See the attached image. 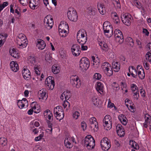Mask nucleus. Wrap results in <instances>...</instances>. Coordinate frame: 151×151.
<instances>
[{
    "label": "nucleus",
    "instance_id": "1",
    "mask_svg": "<svg viewBox=\"0 0 151 151\" xmlns=\"http://www.w3.org/2000/svg\"><path fill=\"white\" fill-rule=\"evenodd\" d=\"M77 39L79 43L85 44L87 40V35L86 30L83 29L79 30L77 33Z\"/></svg>",
    "mask_w": 151,
    "mask_h": 151
},
{
    "label": "nucleus",
    "instance_id": "2",
    "mask_svg": "<svg viewBox=\"0 0 151 151\" xmlns=\"http://www.w3.org/2000/svg\"><path fill=\"white\" fill-rule=\"evenodd\" d=\"M16 42L17 47L21 49L26 47L27 45L26 36L22 33L19 34L18 35L16 39Z\"/></svg>",
    "mask_w": 151,
    "mask_h": 151
},
{
    "label": "nucleus",
    "instance_id": "3",
    "mask_svg": "<svg viewBox=\"0 0 151 151\" xmlns=\"http://www.w3.org/2000/svg\"><path fill=\"white\" fill-rule=\"evenodd\" d=\"M103 29L105 35L108 38L110 37L113 35V31L112 25L110 22L106 21L104 22L103 25Z\"/></svg>",
    "mask_w": 151,
    "mask_h": 151
},
{
    "label": "nucleus",
    "instance_id": "4",
    "mask_svg": "<svg viewBox=\"0 0 151 151\" xmlns=\"http://www.w3.org/2000/svg\"><path fill=\"white\" fill-rule=\"evenodd\" d=\"M83 141L84 146L88 149L91 150L94 148L95 146V141L91 135L87 136Z\"/></svg>",
    "mask_w": 151,
    "mask_h": 151
},
{
    "label": "nucleus",
    "instance_id": "5",
    "mask_svg": "<svg viewBox=\"0 0 151 151\" xmlns=\"http://www.w3.org/2000/svg\"><path fill=\"white\" fill-rule=\"evenodd\" d=\"M101 69L107 76H110L113 74L112 68L111 64L107 62L103 63L101 66Z\"/></svg>",
    "mask_w": 151,
    "mask_h": 151
},
{
    "label": "nucleus",
    "instance_id": "6",
    "mask_svg": "<svg viewBox=\"0 0 151 151\" xmlns=\"http://www.w3.org/2000/svg\"><path fill=\"white\" fill-rule=\"evenodd\" d=\"M89 66L90 62L88 58L85 57L82 58L80 61V69L83 71H86Z\"/></svg>",
    "mask_w": 151,
    "mask_h": 151
},
{
    "label": "nucleus",
    "instance_id": "7",
    "mask_svg": "<svg viewBox=\"0 0 151 151\" xmlns=\"http://www.w3.org/2000/svg\"><path fill=\"white\" fill-rule=\"evenodd\" d=\"M44 24L45 27L48 29H50L52 28L54 22L53 19L51 15H47L44 18Z\"/></svg>",
    "mask_w": 151,
    "mask_h": 151
},
{
    "label": "nucleus",
    "instance_id": "8",
    "mask_svg": "<svg viewBox=\"0 0 151 151\" xmlns=\"http://www.w3.org/2000/svg\"><path fill=\"white\" fill-rule=\"evenodd\" d=\"M67 16L68 19L73 22H76L78 20V15L75 10L74 9H69L67 12Z\"/></svg>",
    "mask_w": 151,
    "mask_h": 151
},
{
    "label": "nucleus",
    "instance_id": "9",
    "mask_svg": "<svg viewBox=\"0 0 151 151\" xmlns=\"http://www.w3.org/2000/svg\"><path fill=\"white\" fill-rule=\"evenodd\" d=\"M103 122L104 128L106 130H109L111 128L112 119L110 115H106L103 119Z\"/></svg>",
    "mask_w": 151,
    "mask_h": 151
},
{
    "label": "nucleus",
    "instance_id": "10",
    "mask_svg": "<svg viewBox=\"0 0 151 151\" xmlns=\"http://www.w3.org/2000/svg\"><path fill=\"white\" fill-rule=\"evenodd\" d=\"M70 83L72 86L77 88L81 87L82 84L78 76L76 75L72 76L70 77Z\"/></svg>",
    "mask_w": 151,
    "mask_h": 151
},
{
    "label": "nucleus",
    "instance_id": "11",
    "mask_svg": "<svg viewBox=\"0 0 151 151\" xmlns=\"http://www.w3.org/2000/svg\"><path fill=\"white\" fill-rule=\"evenodd\" d=\"M101 145L103 150L108 151L111 147L110 141L107 138L104 137L101 141Z\"/></svg>",
    "mask_w": 151,
    "mask_h": 151
},
{
    "label": "nucleus",
    "instance_id": "12",
    "mask_svg": "<svg viewBox=\"0 0 151 151\" xmlns=\"http://www.w3.org/2000/svg\"><path fill=\"white\" fill-rule=\"evenodd\" d=\"M76 144L74 138L70 136H67L64 140V144L65 146L67 148H71L73 146V143Z\"/></svg>",
    "mask_w": 151,
    "mask_h": 151
},
{
    "label": "nucleus",
    "instance_id": "13",
    "mask_svg": "<svg viewBox=\"0 0 151 151\" xmlns=\"http://www.w3.org/2000/svg\"><path fill=\"white\" fill-rule=\"evenodd\" d=\"M132 16L129 14H122L121 16V19L123 23L127 26H129L131 24Z\"/></svg>",
    "mask_w": 151,
    "mask_h": 151
},
{
    "label": "nucleus",
    "instance_id": "14",
    "mask_svg": "<svg viewBox=\"0 0 151 151\" xmlns=\"http://www.w3.org/2000/svg\"><path fill=\"white\" fill-rule=\"evenodd\" d=\"M116 40L119 44L122 43L124 41L123 36L122 32L119 29H115L114 34Z\"/></svg>",
    "mask_w": 151,
    "mask_h": 151
},
{
    "label": "nucleus",
    "instance_id": "15",
    "mask_svg": "<svg viewBox=\"0 0 151 151\" xmlns=\"http://www.w3.org/2000/svg\"><path fill=\"white\" fill-rule=\"evenodd\" d=\"M45 84L48 89H53L55 85L54 78L51 76L48 77L45 80Z\"/></svg>",
    "mask_w": 151,
    "mask_h": 151
},
{
    "label": "nucleus",
    "instance_id": "16",
    "mask_svg": "<svg viewBox=\"0 0 151 151\" xmlns=\"http://www.w3.org/2000/svg\"><path fill=\"white\" fill-rule=\"evenodd\" d=\"M89 126L94 131H96L98 129V123L96 121V119L94 117L90 118L88 120Z\"/></svg>",
    "mask_w": 151,
    "mask_h": 151
},
{
    "label": "nucleus",
    "instance_id": "17",
    "mask_svg": "<svg viewBox=\"0 0 151 151\" xmlns=\"http://www.w3.org/2000/svg\"><path fill=\"white\" fill-rule=\"evenodd\" d=\"M130 86L131 91L134 94V99L137 100L139 96L138 87L136 85L134 84H131Z\"/></svg>",
    "mask_w": 151,
    "mask_h": 151
},
{
    "label": "nucleus",
    "instance_id": "18",
    "mask_svg": "<svg viewBox=\"0 0 151 151\" xmlns=\"http://www.w3.org/2000/svg\"><path fill=\"white\" fill-rule=\"evenodd\" d=\"M17 105L20 109H22L25 107H27L28 105L27 100L26 98H24L22 100H18Z\"/></svg>",
    "mask_w": 151,
    "mask_h": 151
},
{
    "label": "nucleus",
    "instance_id": "19",
    "mask_svg": "<svg viewBox=\"0 0 151 151\" xmlns=\"http://www.w3.org/2000/svg\"><path fill=\"white\" fill-rule=\"evenodd\" d=\"M96 13V10L93 7L90 6L88 8L86 11L87 16L88 18H92Z\"/></svg>",
    "mask_w": 151,
    "mask_h": 151
},
{
    "label": "nucleus",
    "instance_id": "20",
    "mask_svg": "<svg viewBox=\"0 0 151 151\" xmlns=\"http://www.w3.org/2000/svg\"><path fill=\"white\" fill-rule=\"evenodd\" d=\"M80 49V46L78 45L75 44L73 45L71 50L73 55L76 56H78L81 52Z\"/></svg>",
    "mask_w": 151,
    "mask_h": 151
},
{
    "label": "nucleus",
    "instance_id": "21",
    "mask_svg": "<svg viewBox=\"0 0 151 151\" xmlns=\"http://www.w3.org/2000/svg\"><path fill=\"white\" fill-rule=\"evenodd\" d=\"M47 91L45 89L43 88L38 92V96L40 99L45 100L47 98Z\"/></svg>",
    "mask_w": 151,
    "mask_h": 151
},
{
    "label": "nucleus",
    "instance_id": "22",
    "mask_svg": "<svg viewBox=\"0 0 151 151\" xmlns=\"http://www.w3.org/2000/svg\"><path fill=\"white\" fill-rule=\"evenodd\" d=\"M22 75L24 78L27 80H29L31 78V73L26 67H24L22 71Z\"/></svg>",
    "mask_w": 151,
    "mask_h": 151
},
{
    "label": "nucleus",
    "instance_id": "23",
    "mask_svg": "<svg viewBox=\"0 0 151 151\" xmlns=\"http://www.w3.org/2000/svg\"><path fill=\"white\" fill-rule=\"evenodd\" d=\"M137 75L139 78L141 79H143L145 77V74L142 66L140 65H137Z\"/></svg>",
    "mask_w": 151,
    "mask_h": 151
},
{
    "label": "nucleus",
    "instance_id": "24",
    "mask_svg": "<svg viewBox=\"0 0 151 151\" xmlns=\"http://www.w3.org/2000/svg\"><path fill=\"white\" fill-rule=\"evenodd\" d=\"M36 44L37 47L40 50H43L46 46L45 42L43 40L41 39L37 40Z\"/></svg>",
    "mask_w": 151,
    "mask_h": 151
},
{
    "label": "nucleus",
    "instance_id": "25",
    "mask_svg": "<svg viewBox=\"0 0 151 151\" xmlns=\"http://www.w3.org/2000/svg\"><path fill=\"white\" fill-rule=\"evenodd\" d=\"M116 132L118 135L120 137L124 136L125 132L124 128L121 124H118L116 126Z\"/></svg>",
    "mask_w": 151,
    "mask_h": 151
},
{
    "label": "nucleus",
    "instance_id": "26",
    "mask_svg": "<svg viewBox=\"0 0 151 151\" xmlns=\"http://www.w3.org/2000/svg\"><path fill=\"white\" fill-rule=\"evenodd\" d=\"M39 0H30L29 5L32 9H35L38 8L39 3Z\"/></svg>",
    "mask_w": 151,
    "mask_h": 151
},
{
    "label": "nucleus",
    "instance_id": "27",
    "mask_svg": "<svg viewBox=\"0 0 151 151\" xmlns=\"http://www.w3.org/2000/svg\"><path fill=\"white\" fill-rule=\"evenodd\" d=\"M144 118L145 122L144 123V127L147 128L148 125L151 126V117L148 114H146L144 116Z\"/></svg>",
    "mask_w": 151,
    "mask_h": 151
},
{
    "label": "nucleus",
    "instance_id": "28",
    "mask_svg": "<svg viewBox=\"0 0 151 151\" xmlns=\"http://www.w3.org/2000/svg\"><path fill=\"white\" fill-rule=\"evenodd\" d=\"M10 66L11 70L14 72H17L19 70L18 65L15 61H12L10 63Z\"/></svg>",
    "mask_w": 151,
    "mask_h": 151
},
{
    "label": "nucleus",
    "instance_id": "29",
    "mask_svg": "<svg viewBox=\"0 0 151 151\" xmlns=\"http://www.w3.org/2000/svg\"><path fill=\"white\" fill-rule=\"evenodd\" d=\"M96 89L100 94L104 93V86L103 84L100 82H97L96 86Z\"/></svg>",
    "mask_w": 151,
    "mask_h": 151
},
{
    "label": "nucleus",
    "instance_id": "30",
    "mask_svg": "<svg viewBox=\"0 0 151 151\" xmlns=\"http://www.w3.org/2000/svg\"><path fill=\"white\" fill-rule=\"evenodd\" d=\"M70 93L69 91H64L60 96V98L62 101L67 100L70 98Z\"/></svg>",
    "mask_w": 151,
    "mask_h": 151
},
{
    "label": "nucleus",
    "instance_id": "31",
    "mask_svg": "<svg viewBox=\"0 0 151 151\" xmlns=\"http://www.w3.org/2000/svg\"><path fill=\"white\" fill-rule=\"evenodd\" d=\"M98 44L101 47V49L106 52H107L109 50V47L107 44L104 41L101 40L98 41Z\"/></svg>",
    "mask_w": 151,
    "mask_h": 151
},
{
    "label": "nucleus",
    "instance_id": "32",
    "mask_svg": "<svg viewBox=\"0 0 151 151\" xmlns=\"http://www.w3.org/2000/svg\"><path fill=\"white\" fill-rule=\"evenodd\" d=\"M112 68L115 72H118L120 68V65L119 63L117 61L113 62L112 63Z\"/></svg>",
    "mask_w": 151,
    "mask_h": 151
},
{
    "label": "nucleus",
    "instance_id": "33",
    "mask_svg": "<svg viewBox=\"0 0 151 151\" xmlns=\"http://www.w3.org/2000/svg\"><path fill=\"white\" fill-rule=\"evenodd\" d=\"M43 115L44 117L47 119H48L49 120H50L52 118V114L48 109L46 110L44 112Z\"/></svg>",
    "mask_w": 151,
    "mask_h": 151
},
{
    "label": "nucleus",
    "instance_id": "34",
    "mask_svg": "<svg viewBox=\"0 0 151 151\" xmlns=\"http://www.w3.org/2000/svg\"><path fill=\"white\" fill-rule=\"evenodd\" d=\"M59 28L63 29L69 30V27L67 23L64 21L60 22L59 26ZM61 30H60L61 31Z\"/></svg>",
    "mask_w": 151,
    "mask_h": 151
},
{
    "label": "nucleus",
    "instance_id": "35",
    "mask_svg": "<svg viewBox=\"0 0 151 151\" xmlns=\"http://www.w3.org/2000/svg\"><path fill=\"white\" fill-rule=\"evenodd\" d=\"M129 73L131 74L132 76L136 78L137 75V71L135 68L133 66H130L129 67Z\"/></svg>",
    "mask_w": 151,
    "mask_h": 151
},
{
    "label": "nucleus",
    "instance_id": "36",
    "mask_svg": "<svg viewBox=\"0 0 151 151\" xmlns=\"http://www.w3.org/2000/svg\"><path fill=\"white\" fill-rule=\"evenodd\" d=\"M10 55L13 57L15 58H18L19 56V52L14 48H12L9 50Z\"/></svg>",
    "mask_w": 151,
    "mask_h": 151
},
{
    "label": "nucleus",
    "instance_id": "37",
    "mask_svg": "<svg viewBox=\"0 0 151 151\" xmlns=\"http://www.w3.org/2000/svg\"><path fill=\"white\" fill-rule=\"evenodd\" d=\"M118 118L119 121L123 125H126L127 122V120L124 115L121 114L119 116Z\"/></svg>",
    "mask_w": 151,
    "mask_h": 151
},
{
    "label": "nucleus",
    "instance_id": "38",
    "mask_svg": "<svg viewBox=\"0 0 151 151\" xmlns=\"http://www.w3.org/2000/svg\"><path fill=\"white\" fill-rule=\"evenodd\" d=\"M129 145L131 147L135 150H138L139 148V147L138 144L133 140H130L129 141Z\"/></svg>",
    "mask_w": 151,
    "mask_h": 151
},
{
    "label": "nucleus",
    "instance_id": "39",
    "mask_svg": "<svg viewBox=\"0 0 151 151\" xmlns=\"http://www.w3.org/2000/svg\"><path fill=\"white\" fill-rule=\"evenodd\" d=\"M7 37V35L6 34L2 33L0 34V47L4 44L5 39Z\"/></svg>",
    "mask_w": 151,
    "mask_h": 151
},
{
    "label": "nucleus",
    "instance_id": "40",
    "mask_svg": "<svg viewBox=\"0 0 151 151\" xmlns=\"http://www.w3.org/2000/svg\"><path fill=\"white\" fill-rule=\"evenodd\" d=\"M52 72L54 74L58 73L60 71V67L56 65H53L52 67Z\"/></svg>",
    "mask_w": 151,
    "mask_h": 151
},
{
    "label": "nucleus",
    "instance_id": "41",
    "mask_svg": "<svg viewBox=\"0 0 151 151\" xmlns=\"http://www.w3.org/2000/svg\"><path fill=\"white\" fill-rule=\"evenodd\" d=\"M112 3L117 9L121 8V5L119 0H112Z\"/></svg>",
    "mask_w": 151,
    "mask_h": 151
},
{
    "label": "nucleus",
    "instance_id": "42",
    "mask_svg": "<svg viewBox=\"0 0 151 151\" xmlns=\"http://www.w3.org/2000/svg\"><path fill=\"white\" fill-rule=\"evenodd\" d=\"M99 99L97 96H93L91 99V101L93 104L95 106H98L99 105Z\"/></svg>",
    "mask_w": 151,
    "mask_h": 151
},
{
    "label": "nucleus",
    "instance_id": "43",
    "mask_svg": "<svg viewBox=\"0 0 151 151\" xmlns=\"http://www.w3.org/2000/svg\"><path fill=\"white\" fill-rule=\"evenodd\" d=\"M63 111V108L60 106H58L54 108V115L59 113H61V112Z\"/></svg>",
    "mask_w": 151,
    "mask_h": 151
},
{
    "label": "nucleus",
    "instance_id": "44",
    "mask_svg": "<svg viewBox=\"0 0 151 151\" xmlns=\"http://www.w3.org/2000/svg\"><path fill=\"white\" fill-rule=\"evenodd\" d=\"M56 118L59 120L62 119L64 117V114L63 111L55 115Z\"/></svg>",
    "mask_w": 151,
    "mask_h": 151
},
{
    "label": "nucleus",
    "instance_id": "45",
    "mask_svg": "<svg viewBox=\"0 0 151 151\" xmlns=\"http://www.w3.org/2000/svg\"><path fill=\"white\" fill-rule=\"evenodd\" d=\"M7 144V139L5 137H2L0 138V145L3 146L6 145Z\"/></svg>",
    "mask_w": 151,
    "mask_h": 151
},
{
    "label": "nucleus",
    "instance_id": "46",
    "mask_svg": "<svg viewBox=\"0 0 151 151\" xmlns=\"http://www.w3.org/2000/svg\"><path fill=\"white\" fill-rule=\"evenodd\" d=\"M63 105L64 109H65L67 111L70 107V104L69 103L67 100H63Z\"/></svg>",
    "mask_w": 151,
    "mask_h": 151
},
{
    "label": "nucleus",
    "instance_id": "47",
    "mask_svg": "<svg viewBox=\"0 0 151 151\" xmlns=\"http://www.w3.org/2000/svg\"><path fill=\"white\" fill-rule=\"evenodd\" d=\"M61 29L59 28V32L60 33V36L62 37H65L66 36L67 33V31L65 29H63L60 31Z\"/></svg>",
    "mask_w": 151,
    "mask_h": 151
},
{
    "label": "nucleus",
    "instance_id": "48",
    "mask_svg": "<svg viewBox=\"0 0 151 151\" xmlns=\"http://www.w3.org/2000/svg\"><path fill=\"white\" fill-rule=\"evenodd\" d=\"M28 60L32 64L34 65L36 63V58L33 56H30L28 58Z\"/></svg>",
    "mask_w": 151,
    "mask_h": 151
},
{
    "label": "nucleus",
    "instance_id": "49",
    "mask_svg": "<svg viewBox=\"0 0 151 151\" xmlns=\"http://www.w3.org/2000/svg\"><path fill=\"white\" fill-rule=\"evenodd\" d=\"M44 133L42 132L38 136L36 137L35 138V141H38L41 140L44 136Z\"/></svg>",
    "mask_w": 151,
    "mask_h": 151
},
{
    "label": "nucleus",
    "instance_id": "50",
    "mask_svg": "<svg viewBox=\"0 0 151 151\" xmlns=\"http://www.w3.org/2000/svg\"><path fill=\"white\" fill-rule=\"evenodd\" d=\"M121 84H122L121 88L123 92L124 93H127L128 91V89L127 88V86L125 83H124L122 82H121Z\"/></svg>",
    "mask_w": 151,
    "mask_h": 151
},
{
    "label": "nucleus",
    "instance_id": "51",
    "mask_svg": "<svg viewBox=\"0 0 151 151\" xmlns=\"http://www.w3.org/2000/svg\"><path fill=\"white\" fill-rule=\"evenodd\" d=\"M126 41L129 43V45L132 46L134 45V42L132 39L130 37H127L126 39Z\"/></svg>",
    "mask_w": 151,
    "mask_h": 151
},
{
    "label": "nucleus",
    "instance_id": "52",
    "mask_svg": "<svg viewBox=\"0 0 151 151\" xmlns=\"http://www.w3.org/2000/svg\"><path fill=\"white\" fill-rule=\"evenodd\" d=\"M146 59L150 62H151V52H147L145 55Z\"/></svg>",
    "mask_w": 151,
    "mask_h": 151
},
{
    "label": "nucleus",
    "instance_id": "53",
    "mask_svg": "<svg viewBox=\"0 0 151 151\" xmlns=\"http://www.w3.org/2000/svg\"><path fill=\"white\" fill-rule=\"evenodd\" d=\"M80 115V113L78 111H76L73 113L72 116L74 119H77L78 118Z\"/></svg>",
    "mask_w": 151,
    "mask_h": 151
},
{
    "label": "nucleus",
    "instance_id": "54",
    "mask_svg": "<svg viewBox=\"0 0 151 151\" xmlns=\"http://www.w3.org/2000/svg\"><path fill=\"white\" fill-rule=\"evenodd\" d=\"M132 105L127 104V106L131 112H134L135 111V109Z\"/></svg>",
    "mask_w": 151,
    "mask_h": 151
},
{
    "label": "nucleus",
    "instance_id": "55",
    "mask_svg": "<svg viewBox=\"0 0 151 151\" xmlns=\"http://www.w3.org/2000/svg\"><path fill=\"white\" fill-rule=\"evenodd\" d=\"M101 78V75L98 73H96L93 76V78L96 80H99Z\"/></svg>",
    "mask_w": 151,
    "mask_h": 151
},
{
    "label": "nucleus",
    "instance_id": "56",
    "mask_svg": "<svg viewBox=\"0 0 151 151\" xmlns=\"http://www.w3.org/2000/svg\"><path fill=\"white\" fill-rule=\"evenodd\" d=\"M112 86L113 89L115 91H117L119 89V87L118 85L115 83H113Z\"/></svg>",
    "mask_w": 151,
    "mask_h": 151
},
{
    "label": "nucleus",
    "instance_id": "57",
    "mask_svg": "<svg viewBox=\"0 0 151 151\" xmlns=\"http://www.w3.org/2000/svg\"><path fill=\"white\" fill-rule=\"evenodd\" d=\"M38 106V105L37 104H36L34 106H32V109L33 110L34 112L35 113H38L40 111V110H38V109H37V106Z\"/></svg>",
    "mask_w": 151,
    "mask_h": 151
},
{
    "label": "nucleus",
    "instance_id": "58",
    "mask_svg": "<svg viewBox=\"0 0 151 151\" xmlns=\"http://www.w3.org/2000/svg\"><path fill=\"white\" fill-rule=\"evenodd\" d=\"M142 33L144 35L146 36H148L149 35V32L148 30L145 28L143 29Z\"/></svg>",
    "mask_w": 151,
    "mask_h": 151
},
{
    "label": "nucleus",
    "instance_id": "59",
    "mask_svg": "<svg viewBox=\"0 0 151 151\" xmlns=\"http://www.w3.org/2000/svg\"><path fill=\"white\" fill-rule=\"evenodd\" d=\"M31 131L34 134H37L39 132V129L34 127L32 128Z\"/></svg>",
    "mask_w": 151,
    "mask_h": 151
},
{
    "label": "nucleus",
    "instance_id": "60",
    "mask_svg": "<svg viewBox=\"0 0 151 151\" xmlns=\"http://www.w3.org/2000/svg\"><path fill=\"white\" fill-rule=\"evenodd\" d=\"M81 127L83 131H85L86 129V125L85 122H81Z\"/></svg>",
    "mask_w": 151,
    "mask_h": 151
},
{
    "label": "nucleus",
    "instance_id": "61",
    "mask_svg": "<svg viewBox=\"0 0 151 151\" xmlns=\"http://www.w3.org/2000/svg\"><path fill=\"white\" fill-rule=\"evenodd\" d=\"M100 65L99 62H96L94 63H92V66L95 69L98 68Z\"/></svg>",
    "mask_w": 151,
    "mask_h": 151
},
{
    "label": "nucleus",
    "instance_id": "62",
    "mask_svg": "<svg viewBox=\"0 0 151 151\" xmlns=\"http://www.w3.org/2000/svg\"><path fill=\"white\" fill-rule=\"evenodd\" d=\"M21 4L23 6H25L27 4L28 0H19Z\"/></svg>",
    "mask_w": 151,
    "mask_h": 151
},
{
    "label": "nucleus",
    "instance_id": "63",
    "mask_svg": "<svg viewBox=\"0 0 151 151\" xmlns=\"http://www.w3.org/2000/svg\"><path fill=\"white\" fill-rule=\"evenodd\" d=\"M98 9L99 11L105 9L104 6L101 4H99L98 5Z\"/></svg>",
    "mask_w": 151,
    "mask_h": 151
},
{
    "label": "nucleus",
    "instance_id": "64",
    "mask_svg": "<svg viewBox=\"0 0 151 151\" xmlns=\"http://www.w3.org/2000/svg\"><path fill=\"white\" fill-rule=\"evenodd\" d=\"M81 45V50L82 51H86L87 50L88 48V47L86 45H84V44H80Z\"/></svg>",
    "mask_w": 151,
    "mask_h": 151
}]
</instances>
